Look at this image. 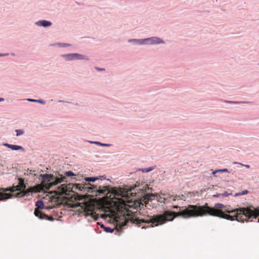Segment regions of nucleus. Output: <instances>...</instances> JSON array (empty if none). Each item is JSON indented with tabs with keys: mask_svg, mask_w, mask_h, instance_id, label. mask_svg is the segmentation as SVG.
<instances>
[{
	"mask_svg": "<svg viewBox=\"0 0 259 259\" xmlns=\"http://www.w3.org/2000/svg\"><path fill=\"white\" fill-rule=\"evenodd\" d=\"M202 216H203V205H189L186 208L177 212L166 210L160 214L148 215L142 219H132V222L139 227H141L142 229H146L148 227L153 228L162 225L167 222L173 221L175 218L178 217L189 218Z\"/></svg>",
	"mask_w": 259,
	"mask_h": 259,
	"instance_id": "obj_1",
	"label": "nucleus"
},
{
	"mask_svg": "<svg viewBox=\"0 0 259 259\" xmlns=\"http://www.w3.org/2000/svg\"><path fill=\"white\" fill-rule=\"evenodd\" d=\"M37 102H39V103H40L41 104H45V102L44 101L40 100H37Z\"/></svg>",
	"mask_w": 259,
	"mask_h": 259,
	"instance_id": "obj_23",
	"label": "nucleus"
},
{
	"mask_svg": "<svg viewBox=\"0 0 259 259\" xmlns=\"http://www.w3.org/2000/svg\"><path fill=\"white\" fill-rule=\"evenodd\" d=\"M98 218V217H97L96 218H95V219L96 220Z\"/></svg>",
	"mask_w": 259,
	"mask_h": 259,
	"instance_id": "obj_30",
	"label": "nucleus"
},
{
	"mask_svg": "<svg viewBox=\"0 0 259 259\" xmlns=\"http://www.w3.org/2000/svg\"><path fill=\"white\" fill-rule=\"evenodd\" d=\"M4 146L11 149L12 150H21L22 151H24L25 149L24 148L19 145H11L8 143H5L3 144Z\"/></svg>",
	"mask_w": 259,
	"mask_h": 259,
	"instance_id": "obj_8",
	"label": "nucleus"
},
{
	"mask_svg": "<svg viewBox=\"0 0 259 259\" xmlns=\"http://www.w3.org/2000/svg\"><path fill=\"white\" fill-rule=\"evenodd\" d=\"M248 193V190H244V191H242V192H239V193H237L235 194V196H241V195H245V194H247Z\"/></svg>",
	"mask_w": 259,
	"mask_h": 259,
	"instance_id": "obj_13",
	"label": "nucleus"
},
{
	"mask_svg": "<svg viewBox=\"0 0 259 259\" xmlns=\"http://www.w3.org/2000/svg\"><path fill=\"white\" fill-rule=\"evenodd\" d=\"M36 24L39 26H42L44 27L49 26L51 25V22L46 20L38 21L36 23Z\"/></svg>",
	"mask_w": 259,
	"mask_h": 259,
	"instance_id": "obj_10",
	"label": "nucleus"
},
{
	"mask_svg": "<svg viewBox=\"0 0 259 259\" xmlns=\"http://www.w3.org/2000/svg\"><path fill=\"white\" fill-rule=\"evenodd\" d=\"M65 175L68 177L75 176V175L71 171H66L65 172Z\"/></svg>",
	"mask_w": 259,
	"mask_h": 259,
	"instance_id": "obj_18",
	"label": "nucleus"
},
{
	"mask_svg": "<svg viewBox=\"0 0 259 259\" xmlns=\"http://www.w3.org/2000/svg\"><path fill=\"white\" fill-rule=\"evenodd\" d=\"M132 41H140V44H143L144 41H150L148 44H157L160 43H163V41L161 40L159 38L157 37H153L151 38H146L145 39L142 40H137V39H133Z\"/></svg>",
	"mask_w": 259,
	"mask_h": 259,
	"instance_id": "obj_5",
	"label": "nucleus"
},
{
	"mask_svg": "<svg viewBox=\"0 0 259 259\" xmlns=\"http://www.w3.org/2000/svg\"><path fill=\"white\" fill-rule=\"evenodd\" d=\"M172 208H179V209L180 210L181 209V207H180L178 205H174L172 206Z\"/></svg>",
	"mask_w": 259,
	"mask_h": 259,
	"instance_id": "obj_22",
	"label": "nucleus"
},
{
	"mask_svg": "<svg viewBox=\"0 0 259 259\" xmlns=\"http://www.w3.org/2000/svg\"><path fill=\"white\" fill-rule=\"evenodd\" d=\"M223 195V196H228V195H227V194H224Z\"/></svg>",
	"mask_w": 259,
	"mask_h": 259,
	"instance_id": "obj_29",
	"label": "nucleus"
},
{
	"mask_svg": "<svg viewBox=\"0 0 259 259\" xmlns=\"http://www.w3.org/2000/svg\"><path fill=\"white\" fill-rule=\"evenodd\" d=\"M241 165H243V164H241ZM246 168H249L250 167V166L249 165H244Z\"/></svg>",
	"mask_w": 259,
	"mask_h": 259,
	"instance_id": "obj_24",
	"label": "nucleus"
},
{
	"mask_svg": "<svg viewBox=\"0 0 259 259\" xmlns=\"http://www.w3.org/2000/svg\"><path fill=\"white\" fill-rule=\"evenodd\" d=\"M28 100L30 102H37V100H35V99H28Z\"/></svg>",
	"mask_w": 259,
	"mask_h": 259,
	"instance_id": "obj_21",
	"label": "nucleus"
},
{
	"mask_svg": "<svg viewBox=\"0 0 259 259\" xmlns=\"http://www.w3.org/2000/svg\"><path fill=\"white\" fill-rule=\"evenodd\" d=\"M86 215H91L92 217L96 215V213H94L92 210L88 209L86 212Z\"/></svg>",
	"mask_w": 259,
	"mask_h": 259,
	"instance_id": "obj_15",
	"label": "nucleus"
},
{
	"mask_svg": "<svg viewBox=\"0 0 259 259\" xmlns=\"http://www.w3.org/2000/svg\"><path fill=\"white\" fill-rule=\"evenodd\" d=\"M104 230L105 232H110V233H112L114 231V229H112L110 227H104Z\"/></svg>",
	"mask_w": 259,
	"mask_h": 259,
	"instance_id": "obj_16",
	"label": "nucleus"
},
{
	"mask_svg": "<svg viewBox=\"0 0 259 259\" xmlns=\"http://www.w3.org/2000/svg\"><path fill=\"white\" fill-rule=\"evenodd\" d=\"M62 57H64L66 60L68 61L72 60H82L85 59V57L83 55L77 53L63 55H62Z\"/></svg>",
	"mask_w": 259,
	"mask_h": 259,
	"instance_id": "obj_6",
	"label": "nucleus"
},
{
	"mask_svg": "<svg viewBox=\"0 0 259 259\" xmlns=\"http://www.w3.org/2000/svg\"><path fill=\"white\" fill-rule=\"evenodd\" d=\"M0 56H2V55H1H1H0Z\"/></svg>",
	"mask_w": 259,
	"mask_h": 259,
	"instance_id": "obj_31",
	"label": "nucleus"
},
{
	"mask_svg": "<svg viewBox=\"0 0 259 259\" xmlns=\"http://www.w3.org/2000/svg\"><path fill=\"white\" fill-rule=\"evenodd\" d=\"M16 136H19L20 135H22L24 134V131L23 130H16Z\"/></svg>",
	"mask_w": 259,
	"mask_h": 259,
	"instance_id": "obj_17",
	"label": "nucleus"
},
{
	"mask_svg": "<svg viewBox=\"0 0 259 259\" xmlns=\"http://www.w3.org/2000/svg\"><path fill=\"white\" fill-rule=\"evenodd\" d=\"M39 179L41 180L40 184L30 187L26 191H24L26 186L22 178H19V184L16 186L0 188V200L11 198L13 196L20 197L27 195L30 192H40L48 190L53 186L64 182L66 178L62 175L61 177H57L53 174H40Z\"/></svg>",
	"mask_w": 259,
	"mask_h": 259,
	"instance_id": "obj_2",
	"label": "nucleus"
},
{
	"mask_svg": "<svg viewBox=\"0 0 259 259\" xmlns=\"http://www.w3.org/2000/svg\"><path fill=\"white\" fill-rule=\"evenodd\" d=\"M96 69L98 70H103V69H102V68H98V67H96Z\"/></svg>",
	"mask_w": 259,
	"mask_h": 259,
	"instance_id": "obj_26",
	"label": "nucleus"
},
{
	"mask_svg": "<svg viewBox=\"0 0 259 259\" xmlns=\"http://www.w3.org/2000/svg\"><path fill=\"white\" fill-rule=\"evenodd\" d=\"M34 213L36 217H38L40 219H46L49 221H53L54 220L52 217H49L42 213L41 211L37 209H35Z\"/></svg>",
	"mask_w": 259,
	"mask_h": 259,
	"instance_id": "obj_7",
	"label": "nucleus"
},
{
	"mask_svg": "<svg viewBox=\"0 0 259 259\" xmlns=\"http://www.w3.org/2000/svg\"><path fill=\"white\" fill-rule=\"evenodd\" d=\"M72 189L71 185L69 184H62L58 188L56 191V193L59 195L66 194L68 192L70 191Z\"/></svg>",
	"mask_w": 259,
	"mask_h": 259,
	"instance_id": "obj_4",
	"label": "nucleus"
},
{
	"mask_svg": "<svg viewBox=\"0 0 259 259\" xmlns=\"http://www.w3.org/2000/svg\"><path fill=\"white\" fill-rule=\"evenodd\" d=\"M155 197V194H146L144 196V200H145V203H147L148 201L152 200Z\"/></svg>",
	"mask_w": 259,
	"mask_h": 259,
	"instance_id": "obj_9",
	"label": "nucleus"
},
{
	"mask_svg": "<svg viewBox=\"0 0 259 259\" xmlns=\"http://www.w3.org/2000/svg\"><path fill=\"white\" fill-rule=\"evenodd\" d=\"M95 143L96 144L100 145H102V146H109L108 144H101V143H99L98 142H95Z\"/></svg>",
	"mask_w": 259,
	"mask_h": 259,
	"instance_id": "obj_20",
	"label": "nucleus"
},
{
	"mask_svg": "<svg viewBox=\"0 0 259 259\" xmlns=\"http://www.w3.org/2000/svg\"><path fill=\"white\" fill-rule=\"evenodd\" d=\"M152 169H153L152 168L149 167L148 168H145V169H143V171H144V172H149V171L152 170Z\"/></svg>",
	"mask_w": 259,
	"mask_h": 259,
	"instance_id": "obj_19",
	"label": "nucleus"
},
{
	"mask_svg": "<svg viewBox=\"0 0 259 259\" xmlns=\"http://www.w3.org/2000/svg\"><path fill=\"white\" fill-rule=\"evenodd\" d=\"M126 221H124L123 223L122 224V226H125V225H126Z\"/></svg>",
	"mask_w": 259,
	"mask_h": 259,
	"instance_id": "obj_25",
	"label": "nucleus"
},
{
	"mask_svg": "<svg viewBox=\"0 0 259 259\" xmlns=\"http://www.w3.org/2000/svg\"><path fill=\"white\" fill-rule=\"evenodd\" d=\"M98 179L97 177H87L84 178L85 181L87 182H95Z\"/></svg>",
	"mask_w": 259,
	"mask_h": 259,
	"instance_id": "obj_12",
	"label": "nucleus"
},
{
	"mask_svg": "<svg viewBox=\"0 0 259 259\" xmlns=\"http://www.w3.org/2000/svg\"><path fill=\"white\" fill-rule=\"evenodd\" d=\"M102 228H104V226L103 225H102L101 226Z\"/></svg>",
	"mask_w": 259,
	"mask_h": 259,
	"instance_id": "obj_27",
	"label": "nucleus"
},
{
	"mask_svg": "<svg viewBox=\"0 0 259 259\" xmlns=\"http://www.w3.org/2000/svg\"><path fill=\"white\" fill-rule=\"evenodd\" d=\"M4 100V99L3 98H0V101H3Z\"/></svg>",
	"mask_w": 259,
	"mask_h": 259,
	"instance_id": "obj_28",
	"label": "nucleus"
},
{
	"mask_svg": "<svg viewBox=\"0 0 259 259\" xmlns=\"http://www.w3.org/2000/svg\"><path fill=\"white\" fill-rule=\"evenodd\" d=\"M228 170L227 168L215 170L212 172V174L214 175L218 172H228Z\"/></svg>",
	"mask_w": 259,
	"mask_h": 259,
	"instance_id": "obj_14",
	"label": "nucleus"
},
{
	"mask_svg": "<svg viewBox=\"0 0 259 259\" xmlns=\"http://www.w3.org/2000/svg\"><path fill=\"white\" fill-rule=\"evenodd\" d=\"M35 205L37 207V208H36L37 209H38V208L42 209L44 206V203L41 200H38L36 201Z\"/></svg>",
	"mask_w": 259,
	"mask_h": 259,
	"instance_id": "obj_11",
	"label": "nucleus"
},
{
	"mask_svg": "<svg viewBox=\"0 0 259 259\" xmlns=\"http://www.w3.org/2000/svg\"><path fill=\"white\" fill-rule=\"evenodd\" d=\"M78 188L81 191H86L88 193L96 192L99 194H106L109 192V187L108 186H98L97 185H91L89 183L83 185L78 184Z\"/></svg>",
	"mask_w": 259,
	"mask_h": 259,
	"instance_id": "obj_3",
	"label": "nucleus"
}]
</instances>
